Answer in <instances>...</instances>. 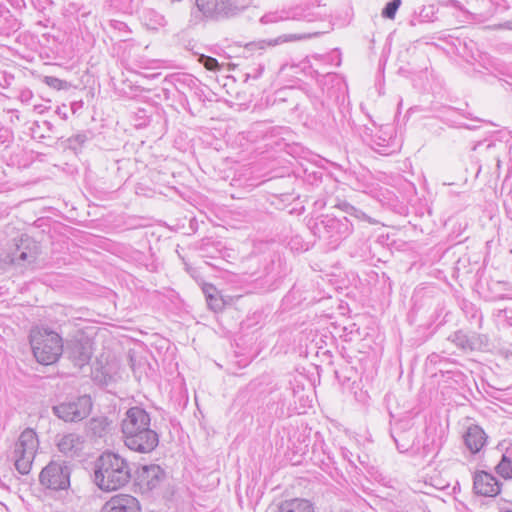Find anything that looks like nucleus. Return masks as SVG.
Wrapping results in <instances>:
<instances>
[{
    "instance_id": "393cba45",
    "label": "nucleus",
    "mask_w": 512,
    "mask_h": 512,
    "mask_svg": "<svg viewBox=\"0 0 512 512\" xmlns=\"http://www.w3.org/2000/svg\"><path fill=\"white\" fill-rule=\"evenodd\" d=\"M448 341L452 342L455 346L460 348L461 350H473L474 340L463 330H457L451 333L448 338Z\"/></svg>"
},
{
    "instance_id": "09e8293b",
    "label": "nucleus",
    "mask_w": 512,
    "mask_h": 512,
    "mask_svg": "<svg viewBox=\"0 0 512 512\" xmlns=\"http://www.w3.org/2000/svg\"><path fill=\"white\" fill-rule=\"evenodd\" d=\"M498 512H512V505L507 507H501Z\"/></svg>"
},
{
    "instance_id": "412c9836",
    "label": "nucleus",
    "mask_w": 512,
    "mask_h": 512,
    "mask_svg": "<svg viewBox=\"0 0 512 512\" xmlns=\"http://www.w3.org/2000/svg\"><path fill=\"white\" fill-rule=\"evenodd\" d=\"M496 473L505 480L512 479V442H510L502 453L501 460L495 467Z\"/></svg>"
},
{
    "instance_id": "f8f14e48",
    "label": "nucleus",
    "mask_w": 512,
    "mask_h": 512,
    "mask_svg": "<svg viewBox=\"0 0 512 512\" xmlns=\"http://www.w3.org/2000/svg\"><path fill=\"white\" fill-rule=\"evenodd\" d=\"M36 257V245L26 237L20 239V242L15 245V248L7 254L5 261L17 267H24L33 263Z\"/></svg>"
},
{
    "instance_id": "6ab92c4d",
    "label": "nucleus",
    "mask_w": 512,
    "mask_h": 512,
    "mask_svg": "<svg viewBox=\"0 0 512 512\" xmlns=\"http://www.w3.org/2000/svg\"><path fill=\"white\" fill-rule=\"evenodd\" d=\"M486 150H493L495 152L494 158L499 164L501 157L506 154L512 155V133L506 132L501 136V138L490 141L486 144Z\"/></svg>"
},
{
    "instance_id": "5fc2aeb1",
    "label": "nucleus",
    "mask_w": 512,
    "mask_h": 512,
    "mask_svg": "<svg viewBox=\"0 0 512 512\" xmlns=\"http://www.w3.org/2000/svg\"><path fill=\"white\" fill-rule=\"evenodd\" d=\"M62 118H64V119L66 118V113L62 114Z\"/></svg>"
},
{
    "instance_id": "a18cd8bd",
    "label": "nucleus",
    "mask_w": 512,
    "mask_h": 512,
    "mask_svg": "<svg viewBox=\"0 0 512 512\" xmlns=\"http://www.w3.org/2000/svg\"><path fill=\"white\" fill-rule=\"evenodd\" d=\"M455 126H457V127H465L467 129H475L476 128V126L468 125V124H465V123H462V122H455Z\"/></svg>"
},
{
    "instance_id": "c03bdc74",
    "label": "nucleus",
    "mask_w": 512,
    "mask_h": 512,
    "mask_svg": "<svg viewBox=\"0 0 512 512\" xmlns=\"http://www.w3.org/2000/svg\"><path fill=\"white\" fill-rule=\"evenodd\" d=\"M499 28L512 30V21H507L503 24H500Z\"/></svg>"
},
{
    "instance_id": "4468645a",
    "label": "nucleus",
    "mask_w": 512,
    "mask_h": 512,
    "mask_svg": "<svg viewBox=\"0 0 512 512\" xmlns=\"http://www.w3.org/2000/svg\"><path fill=\"white\" fill-rule=\"evenodd\" d=\"M473 490L481 496L495 497L501 491V483L489 472L476 471L473 475Z\"/></svg>"
},
{
    "instance_id": "1a4fd4ad",
    "label": "nucleus",
    "mask_w": 512,
    "mask_h": 512,
    "mask_svg": "<svg viewBox=\"0 0 512 512\" xmlns=\"http://www.w3.org/2000/svg\"><path fill=\"white\" fill-rule=\"evenodd\" d=\"M92 409V400L88 395L53 406L54 415L65 422H78L86 418Z\"/></svg>"
},
{
    "instance_id": "b1692460",
    "label": "nucleus",
    "mask_w": 512,
    "mask_h": 512,
    "mask_svg": "<svg viewBox=\"0 0 512 512\" xmlns=\"http://www.w3.org/2000/svg\"><path fill=\"white\" fill-rule=\"evenodd\" d=\"M203 292L206 297L207 305L212 311L218 312L223 309L224 301L221 297H219L218 291L214 285L206 284L203 287Z\"/></svg>"
},
{
    "instance_id": "79ce46f5",
    "label": "nucleus",
    "mask_w": 512,
    "mask_h": 512,
    "mask_svg": "<svg viewBox=\"0 0 512 512\" xmlns=\"http://www.w3.org/2000/svg\"><path fill=\"white\" fill-rule=\"evenodd\" d=\"M447 5H450V6L454 7V8H457V9H461V4L457 0H448L447 1Z\"/></svg>"
},
{
    "instance_id": "aec40b11",
    "label": "nucleus",
    "mask_w": 512,
    "mask_h": 512,
    "mask_svg": "<svg viewBox=\"0 0 512 512\" xmlns=\"http://www.w3.org/2000/svg\"><path fill=\"white\" fill-rule=\"evenodd\" d=\"M318 33L313 34H289L280 36L278 38L272 39V40H261L258 42H254L250 44L251 49L255 50H263L266 47H274L280 43L287 42V41H295V40H303L310 38L312 36H316Z\"/></svg>"
},
{
    "instance_id": "7c9ffc66",
    "label": "nucleus",
    "mask_w": 512,
    "mask_h": 512,
    "mask_svg": "<svg viewBox=\"0 0 512 512\" xmlns=\"http://www.w3.org/2000/svg\"><path fill=\"white\" fill-rule=\"evenodd\" d=\"M87 135L85 133H77L70 138H68V147L74 151L78 150L82 147V145L87 141Z\"/></svg>"
},
{
    "instance_id": "cd10ccee",
    "label": "nucleus",
    "mask_w": 512,
    "mask_h": 512,
    "mask_svg": "<svg viewBox=\"0 0 512 512\" xmlns=\"http://www.w3.org/2000/svg\"><path fill=\"white\" fill-rule=\"evenodd\" d=\"M368 173L355 175L350 179V186L357 191L369 193L373 191V183Z\"/></svg>"
},
{
    "instance_id": "4c0bfd02",
    "label": "nucleus",
    "mask_w": 512,
    "mask_h": 512,
    "mask_svg": "<svg viewBox=\"0 0 512 512\" xmlns=\"http://www.w3.org/2000/svg\"><path fill=\"white\" fill-rule=\"evenodd\" d=\"M433 446V442L432 443H425L422 447V451H421V456L422 457H426L428 456L429 454L433 453L434 452V448L432 447Z\"/></svg>"
},
{
    "instance_id": "f257e3e1",
    "label": "nucleus",
    "mask_w": 512,
    "mask_h": 512,
    "mask_svg": "<svg viewBox=\"0 0 512 512\" xmlns=\"http://www.w3.org/2000/svg\"><path fill=\"white\" fill-rule=\"evenodd\" d=\"M121 431L124 444L131 451L148 454L159 444V434L151 428L150 414L139 406L126 411Z\"/></svg>"
},
{
    "instance_id": "58836bf2",
    "label": "nucleus",
    "mask_w": 512,
    "mask_h": 512,
    "mask_svg": "<svg viewBox=\"0 0 512 512\" xmlns=\"http://www.w3.org/2000/svg\"><path fill=\"white\" fill-rule=\"evenodd\" d=\"M264 70V66L263 65H258V67L255 69L254 72H248L247 73V78H253V79H257L258 77L261 76L262 72Z\"/></svg>"
},
{
    "instance_id": "f03ea898",
    "label": "nucleus",
    "mask_w": 512,
    "mask_h": 512,
    "mask_svg": "<svg viewBox=\"0 0 512 512\" xmlns=\"http://www.w3.org/2000/svg\"><path fill=\"white\" fill-rule=\"evenodd\" d=\"M131 478L132 463L118 452L104 451L94 463V483L102 491L118 490Z\"/></svg>"
},
{
    "instance_id": "e433bc0d",
    "label": "nucleus",
    "mask_w": 512,
    "mask_h": 512,
    "mask_svg": "<svg viewBox=\"0 0 512 512\" xmlns=\"http://www.w3.org/2000/svg\"><path fill=\"white\" fill-rule=\"evenodd\" d=\"M213 246V242L210 240H202L199 246V250L203 253V257H207L208 255V247Z\"/></svg>"
},
{
    "instance_id": "dca6fc26",
    "label": "nucleus",
    "mask_w": 512,
    "mask_h": 512,
    "mask_svg": "<svg viewBox=\"0 0 512 512\" xmlns=\"http://www.w3.org/2000/svg\"><path fill=\"white\" fill-rule=\"evenodd\" d=\"M462 438L466 449L472 455L479 454L487 443L485 431L476 424L469 425Z\"/></svg>"
},
{
    "instance_id": "de8ad7c7",
    "label": "nucleus",
    "mask_w": 512,
    "mask_h": 512,
    "mask_svg": "<svg viewBox=\"0 0 512 512\" xmlns=\"http://www.w3.org/2000/svg\"><path fill=\"white\" fill-rule=\"evenodd\" d=\"M264 126H265V125H264L263 123H256V124L254 125V130H255V131H260V132H262V131H263V130H262V128H263Z\"/></svg>"
},
{
    "instance_id": "49530a36",
    "label": "nucleus",
    "mask_w": 512,
    "mask_h": 512,
    "mask_svg": "<svg viewBox=\"0 0 512 512\" xmlns=\"http://www.w3.org/2000/svg\"><path fill=\"white\" fill-rule=\"evenodd\" d=\"M42 125L47 128V130L52 131L53 125L49 121H43Z\"/></svg>"
},
{
    "instance_id": "c9c22d12",
    "label": "nucleus",
    "mask_w": 512,
    "mask_h": 512,
    "mask_svg": "<svg viewBox=\"0 0 512 512\" xmlns=\"http://www.w3.org/2000/svg\"><path fill=\"white\" fill-rule=\"evenodd\" d=\"M201 63L206 69L210 71H217L220 69V64L218 60L210 56H203Z\"/></svg>"
},
{
    "instance_id": "5701e85b",
    "label": "nucleus",
    "mask_w": 512,
    "mask_h": 512,
    "mask_svg": "<svg viewBox=\"0 0 512 512\" xmlns=\"http://www.w3.org/2000/svg\"><path fill=\"white\" fill-rule=\"evenodd\" d=\"M143 20L145 25L152 30H158L167 25L166 17L152 8L143 11Z\"/></svg>"
},
{
    "instance_id": "864d4df0",
    "label": "nucleus",
    "mask_w": 512,
    "mask_h": 512,
    "mask_svg": "<svg viewBox=\"0 0 512 512\" xmlns=\"http://www.w3.org/2000/svg\"><path fill=\"white\" fill-rule=\"evenodd\" d=\"M295 110H299V105L297 104L295 107H294Z\"/></svg>"
},
{
    "instance_id": "6e6552de",
    "label": "nucleus",
    "mask_w": 512,
    "mask_h": 512,
    "mask_svg": "<svg viewBox=\"0 0 512 512\" xmlns=\"http://www.w3.org/2000/svg\"><path fill=\"white\" fill-rule=\"evenodd\" d=\"M71 467L64 461H51L39 474V482L53 491L67 490L70 487Z\"/></svg>"
},
{
    "instance_id": "3c124183",
    "label": "nucleus",
    "mask_w": 512,
    "mask_h": 512,
    "mask_svg": "<svg viewBox=\"0 0 512 512\" xmlns=\"http://www.w3.org/2000/svg\"><path fill=\"white\" fill-rule=\"evenodd\" d=\"M56 112H57L59 115H62V112L60 111V108H57Z\"/></svg>"
},
{
    "instance_id": "bb28decb",
    "label": "nucleus",
    "mask_w": 512,
    "mask_h": 512,
    "mask_svg": "<svg viewBox=\"0 0 512 512\" xmlns=\"http://www.w3.org/2000/svg\"><path fill=\"white\" fill-rule=\"evenodd\" d=\"M437 9L434 5L423 6L420 11L415 14L410 20L412 26H416L421 23L434 22L436 17Z\"/></svg>"
},
{
    "instance_id": "a878e982",
    "label": "nucleus",
    "mask_w": 512,
    "mask_h": 512,
    "mask_svg": "<svg viewBox=\"0 0 512 512\" xmlns=\"http://www.w3.org/2000/svg\"><path fill=\"white\" fill-rule=\"evenodd\" d=\"M109 430L110 422L106 417H95L88 423V431L95 437L102 438Z\"/></svg>"
},
{
    "instance_id": "9b49d317",
    "label": "nucleus",
    "mask_w": 512,
    "mask_h": 512,
    "mask_svg": "<svg viewBox=\"0 0 512 512\" xmlns=\"http://www.w3.org/2000/svg\"><path fill=\"white\" fill-rule=\"evenodd\" d=\"M390 435L400 453L413 448L416 432L410 420L403 419L391 424Z\"/></svg>"
},
{
    "instance_id": "603ef678",
    "label": "nucleus",
    "mask_w": 512,
    "mask_h": 512,
    "mask_svg": "<svg viewBox=\"0 0 512 512\" xmlns=\"http://www.w3.org/2000/svg\"><path fill=\"white\" fill-rule=\"evenodd\" d=\"M182 0H171V3L181 2Z\"/></svg>"
},
{
    "instance_id": "f704fd0d",
    "label": "nucleus",
    "mask_w": 512,
    "mask_h": 512,
    "mask_svg": "<svg viewBox=\"0 0 512 512\" xmlns=\"http://www.w3.org/2000/svg\"><path fill=\"white\" fill-rule=\"evenodd\" d=\"M288 246L291 250L294 251H306L308 249V244L305 243L302 237L296 235L290 239L288 242Z\"/></svg>"
},
{
    "instance_id": "a19ab883",
    "label": "nucleus",
    "mask_w": 512,
    "mask_h": 512,
    "mask_svg": "<svg viewBox=\"0 0 512 512\" xmlns=\"http://www.w3.org/2000/svg\"><path fill=\"white\" fill-rule=\"evenodd\" d=\"M111 25L116 28V29H119V30H122V29H126L127 28V25L123 22H120V21H112L111 22Z\"/></svg>"
},
{
    "instance_id": "2eb2a0df",
    "label": "nucleus",
    "mask_w": 512,
    "mask_h": 512,
    "mask_svg": "<svg viewBox=\"0 0 512 512\" xmlns=\"http://www.w3.org/2000/svg\"><path fill=\"white\" fill-rule=\"evenodd\" d=\"M101 512H141V506L134 496L117 494L103 505Z\"/></svg>"
},
{
    "instance_id": "423d86ee",
    "label": "nucleus",
    "mask_w": 512,
    "mask_h": 512,
    "mask_svg": "<svg viewBox=\"0 0 512 512\" xmlns=\"http://www.w3.org/2000/svg\"><path fill=\"white\" fill-rule=\"evenodd\" d=\"M30 343L34 357L43 365L56 362L63 351L62 339L53 331L31 335Z\"/></svg>"
},
{
    "instance_id": "8fccbe9b",
    "label": "nucleus",
    "mask_w": 512,
    "mask_h": 512,
    "mask_svg": "<svg viewBox=\"0 0 512 512\" xmlns=\"http://www.w3.org/2000/svg\"><path fill=\"white\" fill-rule=\"evenodd\" d=\"M436 358H438V355L432 354L429 356L431 362H436Z\"/></svg>"
},
{
    "instance_id": "39448f33",
    "label": "nucleus",
    "mask_w": 512,
    "mask_h": 512,
    "mask_svg": "<svg viewBox=\"0 0 512 512\" xmlns=\"http://www.w3.org/2000/svg\"><path fill=\"white\" fill-rule=\"evenodd\" d=\"M38 448L39 440L36 432L26 428L15 442L13 451L14 465L20 474L27 475L31 471Z\"/></svg>"
},
{
    "instance_id": "4be33fe9",
    "label": "nucleus",
    "mask_w": 512,
    "mask_h": 512,
    "mask_svg": "<svg viewBox=\"0 0 512 512\" xmlns=\"http://www.w3.org/2000/svg\"><path fill=\"white\" fill-rule=\"evenodd\" d=\"M275 512H314V510L310 501L295 498L280 503Z\"/></svg>"
},
{
    "instance_id": "37998d69",
    "label": "nucleus",
    "mask_w": 512,
    "mask_h": 512,
    "mask_svg": "<svg viewBox=\"0 0 512 512\" xmlns=\"http://www.w3.org/2000/svg\"><path fill=\"white\" fill-rule=\"evenodd\" d=\"M504 313L509 325L512 326V310H505Z\"/></svg>"
},
{
    "instance_id": "ea45409f",
    "label": "nucleus",
    "mask_w": 512,
    "mask_h": 512,
    "mask_svg": "<svg viewBox=\"0 0 512 512\" xmlns=\"http://www.w3.org/2000/svg\"><path fill=\"white\" fill-rule=\"evenodd\" d=\"M32 97V92L30 90H24L21 92L20 98L22 101H29Z\"/></svg>"
},
{
    "instance_id": "9d476101",
    "label": "nucleus",
    "mask_w": 512,
    "mask_h": 512,
    "mask_svg": "<svg viewBox=\"0 0 512 512\" xmlns=\"http://www.w3.org/2000/svg\"><path fill=\"white\" fill-rule=\"evenodd\" d=\"M165 479V471L156 464L144 465L136 472L135 484L142 494L158 489Z\"/></svg>"
},
{
    "instance_id": "20e7f679",
    "label": "nucleus",
    "mask_w": 512,
    "mask_h": 512,
    "mask_svg": "<svg viewBox=\"0 0 512 512\" xmlns=\"http://www.w3.org/2000/svg\"><path fill=\"white\" fill-rule=\"evenodd\" d=\"M233 0H195L189 22L198 25L208 21H219L234 14Z\"/></svg>"
},
{
    "instance_id": "c756f323",
    "label": "nucleus",
    "mask_w": 512,
    "mask_h": 512,
    "mask_svg": "<svg viewBox=\"0 0 512 512\" xmlns=\"http://www.w3.org/2000/svg\"><path fill=\"white\" fill-rule=\"evenodd\" d=\"M401 3V0H390L389 2H387L384 8L382 9V17L390 20L394 19Z\"/></svg>"
},
{
    "instance_id": "a211bd4d",
    "label": "nucleus",
    "mask_w": 512,
    "mask_h": 512,
    "mask_svg": "<svg viewBox=\"0 0 512 512\" xmlns=\"http://www.w3.org/2000/svg\"><path fill=\"white\" fill-rule=\"evenodd\" d=\"M315 204L318 205L319 208H323L326 205H330L331 207L340 209L345 214L352 216L359 221H366V222L372 223L371 218L366 213H364L362 210L354 207L353 205H351L350 203H348L345 200L329 198L327 201H324V202L318 200L315 202Z\"/></svg>"
},
{
    "instance_id": "473e14b6",
    "label": "nucleus",
    "mask_w": 512,
    "mask_h": 512,
    "mask_svg": "<svg viewBox=\"0 0 512 512\" xmlns=\"http://www.w3.org/2000/svg\"><path fill=\"white\" fill-rule=\"evenodd\" d=\"M182 82L187 84L191 89H195V94L201 98L203 91L200 88L201 83L198 79L192 77L191 75H184L182 78Z\"/></svg>"
},
{
    "instance_id": "72a5a7b5",
    "label": "nucleus",
    "mask_w": 512,
    "mask_h": 512,
    "mask_svg": "<svg viewBox=\"0 0 512 512\" xmlns=\"http://www.w3.org/2000/svg\"><path fill=\"white\" fill-rule=\"evenodd\" d=\"M44 83L56 90H62L67 87V82L54 76H45Z\"/></svg>"
},
{
    "instance_id": "2f4dec72",
    "label": "nucleus",
    "mask_w": 512,
    "mask_h": 512,
    "mask_svg": "<svg viewBox=\"0 0 512 512\" xmlns=\"http://www.w3.org/2000/svg\"><path fill=\"white\" fill-rule=\"evenodd\" d=\"M134 0H112V5L118 11L124 14H131L133 12Z\"/></svg>"
},
{
    "instance_id": "0eeeda50",
    "label": "nucleus",
    "mask_w": 512,
    "mask_h": 512,
    "mask_svg": "<svg viewBox=\"0 0 512 512\" xmlns=\"http://www.w3.org/2000/svg\"><path fill=\"white\" fill-rule=\"evenodd\" d=\"M394 129L391 126H382L375 133L369 127H364L361 137L375 152L380 155H391L400 150V143L393 136Z\"/></svg>"
},
{
    "instance_id": "f3484780",
    "label": "nucleus",
    "mask_w": 512,
    "mask_h": 512,
    "mask_svg": "<svg viewBox=\"0 0 512 512\" xmlns=\"http://www.w3.org/2000/svg\"><path fill=\"white\" fill-rule=\"evenodd\" d=\"M58 450L67 457H77L84 447V438L77 433L62 435L57 440Z\"/></svg>"
},
{
    "instance_id": "7ed1b4c3",
    "label": "nucleus",
    "mask_w": 512,
    "mask_h": 512,
    "mask_svg": "<svg viewBox=\"0 0 512 512\" xmlns=\"http://www.w3.org/2000/svg\"><path fill=\"white\" fill-rule=\"evenodd\" d=\"M311 232L329 249L335 250L353 232V224L347 217L322 215L310 222Z\"/></svg>"
},
{
    "instance_id": "c85d7f7f",
    "label": "nucleus",
    "mask_w": 512,
    "mask_h": 512,
    "mask_svg": "<svg viewBox=\"0 0 512 512\" xmlns=\"http://www.w3.org/2000/svg\"><path fill=\"white\" fill-rule=\"evenodd\" d=\"M72 354L76 361V365L81 367L89 362L92 352L90 347L83 345L82 343H76L72 348Z\"/></svg>"
},
{
    "instance_id": "ddd939ff",
    "label": "nucleus",
    "mask_w": 512,
    "mask_h": 512,
    "mask_svg": "<svg viewBox=\"0 0 512 512\" xmlns=\"http://www.w3.org/2000/svg\"><path fill=\"white\" fill-rule=\"evenodd\" d=\"M318 18V14L313 11L309 6H296L287 11L274 12L266 14L261 18V22L264 24L273 23L280 20H303L307 22H313Z\"/></svg>"
}]
</instances>
